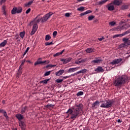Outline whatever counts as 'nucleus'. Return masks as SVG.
Returning a JSON list of instances; mask_svg holds the SVG:
<instances>
[{
  "mask_svg": "<svg viewBox=\"0 0 130 130\" xmlns=\"http://www.w3.org/2000/svg\"><path fill=\"white\" fill-rule=\"evenodd\" d=\"M129 80L128 77L125 75H118L114 80L113 84L116 88H120Z\"/></svg>",
  "mask_w": 130,
  "mask_h": 130,
  "instance_id": "obj_2",
  "label": "nucleus"
},
{
  "mask_svg": "<svg viewBox=\"0 0 130 130\" xmlns=\"http://www.w3.org/2000/svg\"><path fill=\"white\" fill-rule=\"evenodd\" d=\"M82 109L83 105L82 104L75 105L73 108V110L72 109H69L66 112V113L68 114L67 118H68L70 115H71L70 117L71 119H76V118L79 117Z\"/></svg>",
  "mask_w": 130,
  "mask_h": 130,
  "instance_id": "obj_1",
  "label": "nucleus"
},
{
  "mask_svg": "<svg viewBox=\"0 0 130 130\" xmlns=\"http://www.w3.org/2000/svg\"><path fill=\"white\" fill-rule=\"evenodd\" d=\"M34 2V1L31 0V1H29L28 3H25L24 4L25 7H29V6H31V5H32L33 4Z\"/></svg>",
  "mask_w": 130,
  "mask_h": 130,
  "instance_id": "obj_25",
  "label": "nucleus"
},
{
  "mask_svg": "<svg viewBox=\"0 0 130 130\" xmlns=\"http://www.w3.org/2000/svg\"><path fill=\"white\" fill-rule=\"evenodd\" d=\"M121 61H122V58L115 59L111 62V64H117L119 63V62H121Z\"/></svg>",
  "mask_w": 130,
  "mask_h": 130,
  "instance_id": "obj_11",
  "label": "nucleus"
},
{
  "mask_svg": "<svg viewBox=\"0 0 130 130\" xmlns=\"http://www.w3.org/2000/svg\"><path fill=\"white\" fill-rule=\"evenodd\" d=\"M16 118H17V119H18V120L19 121V126H20L22 130H25L26 129V124H25V122H23L22 120V119H23V118H24V117L23 116V115H22V114H17L16 115Z\"/></svg>",
  "mask_w": 130,
  "mask_h": 130,
  "instance_id": "obj_4",
  "label": "nucleus"
},
{
  "mask_svg": "<svg viewBox=\"0 0 130 130\" xmlns=\"http://www.w3.org/2000/svg\"><path fill=\"white\" fill-rule=\"evenodd\" d=\"M107 8H108V11H114V5L113 3L109 4Z\"/></svg>",
  "mask_w": 130,
  "mask_h": 130,
  "instance_id": "obj_13",
  "label": "nucleus"
},
{
  "mask_svg": "<svg viewBox=\"0 0 130 130\" xmlns=\"http://www.w3.org/2000/svg\"><path fill=\"white\" fill-rule=\"evenodd\" d=\"M41 59H42L41 58H39L37 61L35 63V66H37V64H42V63H46V64L49 63V60L41 61Z\"/></svg>",
  "mask_w": 130,
  "mask_h": 130,
  "instance_id": "obj_9",
  "label": "nucleus"
},
{
  "mask_svg": "<svg viewBox=\"0 0 130 130\" xmlns=\"http://www.w3.org/2000/svg\"><path fill=\"white\" fill-rule=\"evenodd\" d=\"M80 69H81V67H76V68H70L68 70L67 72L68 73H74L75 72H77V71H78V70H80Z\"/></svg>",
  "mask_w": 130,
  "mask_h": 130,
  "instance_id": "obj_10",
  "label": "nucleus"
},
{
  "mask_svg": "<svg viewBox=\"0 0 130 130\" xmlns=\"http://www.w3.org/2000/svg\"><path fill=\"white\" fill-rule=\"evenodd\" d=\"M86 15H87V14H91V13H92V11L90 10H87L85 12Z\"/></svg>",
  "mask_w": 130,
  "mask_h": 130,
  "instance_id": "obj_47",
  "label": "nucleus"
},
{
  "mask_svg": "<svg viewBox=\"0 0 130 130\" xmlns=\"http://www.w3.org/2000/svg\"><path fill=\"white\" fill-rule=\"evenodd\" d=\"M93 19H94V16H93V15L89 16L88 17V21H92V20Z\"/></svg>",
  "mask_w": 130,
  "mask_h": 130,
  "instance_id": "obj_36",
  "label": "nucleus"
},
{
  "mask_svg": "<svg viewBox=\"0 0 130 130\" xmlns=\"http://www.w3.org/2000/svg\"><path fill=\"white\" fill-rule=\"evenodd\" d=\"M65 16L66 17H70V14L69 13H66Z\"/></svg>",
  "mask_w": 130,
  "mask_h": 130,
  "instance_id": "obj_55",
  "label": "nucleus"
},
{
  "mask_svg": "<svg viewBox=\"0 0 130 130\" xmlns=\"http://www.w3.org/2000/svg\"><path fill=\"white\" fill-rule=\"evenodd\" d=\"M2 10H3V11H6V7L5 6H3L2 7Z\"/></svg>",
  "mask_w": 130,
  "mask_h": 130,
  "instance_id": "obj_52",
  "label": "nucleus"
},
{
  "mask_svg": "<svg viewBox=\"0 0 130 130\" xmlns=\"http://www.w3.org/2000/svg\"><path fill=\"white\" fill-rule=\"evenodd\" d=\"M128 17L130 18V13L128 15Z\"/></svg>",
  "mask_w": 130,
  "mask_h": 130,
  "instance_id": "obj_63",
  "label": "nucleus"
},
{
  "mask_svg": "<svg viewBox=\"0 0 130 130\" xmlns=\"http://www.w3.org/2000/svg\"><path fill=\"white\" fill-rule=\"evenodd\" d=\"M105 3H106V0H103L102 1H100L98 3V5L99 6H101L102 5H104V4H105Z\"/></svg>",
  "mask_w": 130,
  "mask_h": 130,
  "instance_id": "obj_28",
  "label": "nucleus"
},
{
  "mask_svg": "<svg viewBox=\"0 0 130 130\" xmlns=\"http://www.w3.org/2000/svg\"><path fill=\"white\" fill-rule=\"evenodd\" d=\"M62 81H63V79H57L55 80L56 83H61V82H62Z\"/></svg>",
  "mask_w": 130,
  "mask_h": 130,
  "instance_id": "obj_39",
  "label": "nucleus"
},
{
  "mask_svg": "<svg viewBox=\"0 0 130 130\" xmlns=\"http://www.w3.org/2000/svg\"><path fill=\"white\" fill-rule=\"evenodd\" d=\"M37 29H38V26L37 25V24H34L31 33H35V32L37 31Z\"/></svg>",
  "mask_w": 130,
  "mask_h": 130,
  "instance_id": "obj_18",
  "label": "nucleus"
},
{
  "mask_svg": "<svg viewBox=\"0 0 130 130\" xmlns=\"http://www.w3.org/2000/svg\"><path fill=\"white\" fill-rule=\"evenodd\" d=\"M22 11H23V9L21 7H14L11 11V14L12 15H15V14H20V13H22Z\"/></svg>",
  "mask_w": 130,
  "mask_h": 130,
  "instance_id": "obj_8",
  "label": "nucleus"
},
{
  "mask_svg": "<svg viewBox=\"0 0 130 130\" xmlns=\"http://www.w3.org/2000/svg\"><path fill=\"white\" fill-rule=\"evenodd\" d=\"M87 53H91V52H94V48H88L85 50Z\"/></svg>",
  "mask_w": 130,
  "mask_h": 130,
  "instance_id": "obj_22",
  "label": "nucleus"
},
{
  "mask_svg": "<svg viewBox=\"0 0 130 130\" xmlns=\"http://www.w3.org/2000/svg\"><path fill=\"white\" fill-rule=\"evenodd\" d=\"M35 21L36 23H39L41 22V18H39V16H37L35 18Z\"/></svg>",
  "mask_w": 130,
  "mask_h": 130,
  "instance_id": "obj_29",
  "label": "nucleus"
},
{
  "mask_svg": "<svg viewBox=\"0 0 130 130\" xmlns=\"http://www.w3.org/2000/svg\"><path fill=\"white\" fill-rule=\"evenodd\" d=\"M77 96H82L83 95H84V92L83 91H79L77 94H76Z\"/></svg>",
  "mask_w": 130,
  "mask_h": 130,
  "instance_id": "obj_34",
  "label": "nucleus"
},
{
  "mask_svg": "<svg viewBox=\"0 0 130 130\" xmlns=\"http://www.w3.org/2000/svg\"><path fill=\"white\" fill-rule=\"evenodd\" d=\"M3 115L5 117H6V119H9V116H8V115L7 114V112H5L3 114Z\"/></svg>",
  "mask_w": 130,
  "mask_h": 130,
  "instance_id": "obj_40",
  "label": "nucleus"
},
{
  "mask_svg": "<svg viewBox=\"0 0 130 130\" xmlns=\"http://www.w3.org/2000/svg\"><path fill=\"white\" fill-rule=\"evenodd\" d=\"M85 15H86V12H83V13H82L80 14V16H85Z\"/></svg>",
  "mask_w": 130,
  "mask_h": 130,
  "instance_id": "obj_51",
  "label": "nucleus"
},
{
  "mask_svg": "<svg viewBox=\"0 0 130 130\" xmlns=\"http://www.w3.org/2000/svg\"><path fill=\"white\" fill-rule=\"evenodd\" d=\"M72 60V58L69 57L67 58L66 59H61L60 61L63 62V63L66 64L68 63V62H70Z\"/></svg>",
  "mask_w": 130,
  "mask_h": 130,
  "instance_id": "obj_14",
  "label": "nucleus"
},
{
  "mask_svg": "<svg viewBox=\"0 0 130 130\" xmlns=\"http://www.w3.org/2000/svg\"><path fill=\"white\" fill-rule=\"evenodd\" d=\"M122 3V2L121 1V0H114L113 4H114L116 6H120Z\"/></svg>",
  "mask_w": 130,
  "mask_h": 130,
  "instance_id": "obj_17",
  "label": "nucleus"
},
{
  "mask_svg": "<svg viewBox=\"0 0 130 130\" xmlns=\"http://www.w3.org/2000/svg\"><path fill=\"white\" fill-rule=\"evenodd\" d=\"M6 44H7V40H4L2 43H0V47L6 46Z\"/></svg>",
  "mask_w": 130,
  "mask_h": 130,
  "instance_id": "obj_26",
  "label": "nucleus"
},
{
  "mask_svg": "<svg viewBox=\"0 0 130 130\" xmlns=\"http://www.w3.org/2000/svg\"><path fill=\"white\" fill-rule=\"evenodd\" d=\"M100 103L102 104L100 106L102 108H110V107H112L113 104H114V100L101 101Z\"/></svg>",
  "mask_w": 130,
  "mask_h": 130,
  "instance_id": "obj_3",
  "label": "nucleus"
},
{
  "mask_svg": "<svg viewBox=\"0 0 130 130\" xmlns=\"http://www.w3.org/2000/svg\"><path fill=\"white\" fill-rule=\"evenodd\" d=\"M53 15V13L52 12H49L47 13V14L45 15L42 18H41V22L44 23L45 22H46L47 20L50 18Z\"/></svg>",
  "mask_w": 130,
  "mask_h": 130,
  "instance_id": "obj_6",
  "label": "nucleus"
},
{
  "mask_svg": "<svg viewBox=\"0 0 130 130\" xmlns=\"http://www.w3.org/2000/svg\"><path fill=\"white\" fill-rule=\"evenodd\" d=\"M122 10H127L128 9V6L127 5H123L121 7Z\"/></svg>",
  "mask_w": 130,
  "mask_h": 130,
  "instance_id": "obj_33",
  "label": "nucleus"
},
{
  "mask_svg": "<svg viewBox=\"0 0 130 130\" xmlns=\"http://www.w3.org/2000/svg\"><path fill=\"white\" fill-rule=\"evenodd\" d=\"M54 67H56V65H52V68H53Z\"/></svg>",
  "mask_w": 130,
  "mask_h": 130,
  "instance_id": "obj_61",
  "label": "nucleus"
},
{
  "mask_svg": "<svg viewBox=\"0 0 130 130\" xmlns=\"http://www.w3.org/2000/svg\"><path fill=\"white\" fill-rule=\"evenodd\" d=\"M5 112H6V111H5L4 110H1V113H3V114H4V113H5Z\"/></svg>",
  "mask_w": 130,
  "mask_h": 130,
  "instance_id": "obj_56",
  "label": "nucleus"
},
{
  "mask_svg": "<svg viewBox=\"0 0 130 130\" xmlns=\"http://www.w3.org/2000/svg\"><path fill=\"white\" fill-rule=\"evenodd\" d=\"M46 68H52V64H48L46 66Z\"/></svg>",
  "mask_w": 130,
  "mask_h": 130,
  "instance_id": "obj_57",
  "label": "nucleus"
},
{
  "mask_svg": "<svg viewBox=\"0 0 130 130\" xmlns=\"http://www.w3.org/2000/svg\"><path fill=\"white\" fill-rule=\"evenodd\" d=\"M124 35H125V34H119V35H115L113 37V38H116L117 37H122L123 36H124Z\"/></svg>",
  "mask_w": 130,
  "mask_h": 130,
  "instance_id": "obj_24",
  "label": "nucleus"
},
{
  "mask_svg": "<svg viewBox=\"0 0 130 130\" xmlns=\"http://www.w3.org/2000/svg\"><path fill=\"white\" fill-rule=\"evenodd\" d=\"M61 55V54L60 53V52H59L56 53V54H54L53 55V57H55V56H58V55Z\"/></svg>",
  "mask_w": 130,
  "mask_h": 130,
  "instance_id": "obj_41",
  "label": "nucleus"
},
{
  "mask_svg": "<svg viewBox=\"0 0 130 130\" xmlns=\"http://www.w3.org/2000/svg\"><path fill=\"white\" fill-rule=\"evenodd\" d=\"M57 35V33H53V37H56Z\"/></svg>",
  "mask_w": 130,
  "mask_h": 130,
  "instance_id": "obj_58",
  "label": "nucleus"
},
{
  "mask_svg": "<svg viewBox=\"0 0 130 130\" xmlns=\"http://www.w3.org/2000/svg\"><path fill=\"white\" fill-rule=\"evenodd\" d=\"M77 11H80V12H83V11H85V7H80L77 9Z\"/></svg>",
  "mask_w": 130,
  "mask_h": 130,
  "instance_id": "obj_31",
  "label": "nucleus"
},
{
  "mask_svg": "<svg viewBox=\"0 0 130 130\" xmlns=\"http://www.w3.org/2000/svg\"><path fill=\"white\" fill-rule=\"evenodd\" d=\"M98 40H99L100 41H102V40H103V39H104V37H102V38H99L98 39Z\"/></svg>",
  "mask_w": 130,
  "mask_h": 130,
  "instance_id": "obj_49",
  "label": "nucleus"
},
{
  "mask_svg": "<svg viewBox=\"0 0 130 130\" xmlns=\"http://www.w3.org/2000/svg\"><path fill=\"white\" fill-rule=\"evenodd\" d=\"M29 49H30V48L27 47L26 49L25 50V52L23 53V56L26 55V54L29 51Z\"/></svg>",
  "mask_w": 130,
  "mask_h": 130,
  "instance_id": "obj_38",
  "label": "nucleus"
},
{
  "mask_svg": "<svg viewBox=\"0 0 130 130\" xmlns=\"http://www.w3.org/2000/svg\"><path fill=\"white\" fill-rule=\"evenodd\" d=\"M25 61H26V59H23L21 61V63L19 67L23 68V66H24V63H25Z\"/></svg>",
  "mask_w": 130,
  "mask_h": 130,
  "instance_id": "obj_35",
  "label": "nucleus"
},
{
  "mask_svg": "<svg viewBox=\"0 0 130 130\" xmlns=\"http://www.w3.org/2000/svg\"><path fill=\"white\" fill-rule=\"evenodd\" d=\"M63 73H64V70H60L59 71H57L55 73V75L56 77H59V76H61Z\"/></svg>",
  "mask_w": 130,
  "mask_h": 130,
  "instance_id": "obj_16",
  "label": "nucleus"
},
{
  "mask_svg": "<svg viewBox=\"0 0 130 130\" xmlns=\"http://www.w3.org/2000/svg\"><path fill=\"white\" fill-rule=\"evenodd\" d=\"M5 2H7V0H1L0 1V5L2 6Z\"/></svg>",
  "mask_w": 130,
  "mask_h": 130,
  "instance_id": "obj_44",
  "label": "nucleus"
},
{
  "mask_svg": "<svg viewBox=\"0 0 130 130\" xmlns=\"http://www.w3.org/2000/svg\"><path fill=\"white\" fill-rule=\"evenodd\" d=\"M103 60L101 59V58H96V59H94L92 61H91L92 63H100L101 62H102Z\"/></svg>",
  "mask_w": 130,
  "mask_h": 130,
  "instance_id": "obj_15",
  "label": "nucleus"
},
{
  "mask_svg": "<svg viewBox=\"0 0 130 130\" xmlns=\"http://www.w3.org/2000/svg\"><path fill=\"white\" fill-rule=\"evenodd\" d=\"M50 80V79H47L44 80H42L40 82L41 84H47L48 83V81Z\"/></svg>",
  "mask_w": 130,
  "mask_h": 130,
  "instance_id": "obj_27",
  "label": "nucleus"
},
{
  "mask_svg": "<svg viewBox=\"0 0 130 130\" xmlns=\"http://www.w3.org/2000/svg\"><path fill=\"white\" fill-rule=\"evenodd\" d=\"M18 38H19V34H16V35L15 36V39H18Z\"/></svg>",
  "mask_w": 130,
  "mask_h": 130,
  "instance_id": "obj_50",
  "label": "nucleus"
},
{
  "mask_svg": "<svg viewBox=\"0 0 130 130\" xmlns=\"http://www.w3.org/2000/svg\"><path fill=\"white\" fill-rule=\"evenodd\" d=\"M49 75H50V71H48L46 72L45 74H44V76L45 77L47 76H49Z\"/></svg>",
  "mask_w": 130,
  "mask_h": 130,
  "instance_id": "obj_43",
  "label": "nucleus"
},
{
  "mask_svg": "<svg viewBox=\"0 0 130 130\" xmlns=\"http://www.w3.org/2000/svg\"><path fill=\"white\" fill-rule=\"evenodd\" d=\"M3 12L4 15H5L6 16V15H7V13H6V10L3 11Z\"/></svg>",
  "mask_w": 130,
  "mask_h": 130,
  "instance_id": "obj_60",
  "label": "nucleus"
},
{
  "mask_svg": "<svg viewBox=\"0 0 130 130\" xmlns=\"http://www.w3.org/2000/svg\"><path fill=\"white\" fill-rule=\"evenodd\" d=\"M117 122H118L119 123H120L121 122H122V121L120 119H118L117 120Z\"/></svg>",
  "mask_w": 130,
  "mask_h": 130,
  "instance_id": "obj_53",
  "label": "nucleus"
},
{
  "mask_svg": "<svg viewBox=\"0 0 130 130\" xmlns=\"http://www.w3.org/2000/svg\"><path fill=\"white\" fill-rule=\"evenodd\" d=\"M52 44H53V43H52V42H46L45 43V45H46V46H47L48 45H52Z\"/></svg>",
  "mask_w": 130,
  "mask_h": 130,
  "instance_id": "obj_37",
  "label": "nucleus"
},
{
  "mask_svg": "<svg viewBox=\"0 0 130 130\" xmlns=\"http://www.w3.org/2000/svg\"><path fill=\"white\" fill-rule=\"evenodd\" d=\"M71 76H64V77H63V79H68V78H70Z\"/></svg>",
  "mask_w": 130,
  "mask_h": 130,
  "instance_id": "obj_54",
  "label": "nucleus"
},
{
  "mask_svg": "<svg viewBox=\"0 0 130 130\" xmlns=\"http://www.w3.org/2000/svg\"><path fill=\"white\" fill-rule=\"evenodd\" d=\"M23 67H19V70L17 72V76H16L17 79L19 78V76H21L22 75V70Z\"/></svg>",
  "mask_w": 130,
  "mask_h": 130,
  "instance_id": "obj_21",
  "label": "nucleus"
},
{
  "mask_svg": "<svg viewBox=\"0 0 130 130\" xmlns=\"http://www.w3.org/2000/svg\"><path fill=\"white\" fill-rule=\"evenodd\" d=\"M53 33H57V31H54L53 32Z\"/></svg>",
  "mask_w": 130,
  "mask_h": 130,
  "instance_id": "obj_62",
  "label": "nucleus"
},
{
  "mask_svg": "<svg viewBox=\"0 0 130 130\" xmlns=\"http://www.w3.org/2000/svg\"><path fill=\"white\" fill-rule=\"evenodd\" d=\"M87 60H88V59H87V58L79 59L78 60H77L75 61V63H76V64H80V63H82V62H85L87 61Z\"/></svg>",
  "mask_w": 130,
  "mask_h": 130,
  "instance_id": "obj_12",
  "label": "nucleus"
},
{
  "mask_svg": "<svg viewBox=\"0 0 130 130\" xmlns=\"http://www.w3.org/2000/svg\"><path fill=\"white\" fill-rule=\"evenodd\" d=\"M126 29H127V24H124L122 26H119L116 28L111 29L110 31L113 32V31H121V30H124Z\"/></svg>",
  "mask_w": 130,
  "mask_h": 130,
  "instance_id": "obj_5",
  "label": "nucleus"
},
{
  "mask_svg": "<svg viewBox=\"0 0 130 130\" xmlns=\"http://www.w3.org/2000/svg\"><path fill=\"white\" fill-rule=\"evenodd\" d=\"M95 72H98L99 73H103L104 72V70L101 67H98L95 70Z\"/></svg>",
  "mask_w": 130,
  "mask_h": 130,
  "instance_id": "obj_19",
  "label": "nucleus"
},
{
  "mask_svg": "<svg viewBox=\"0 0 130 130\" xmlns=\"http://www.w3.org/2000/svg\"><path fill=\"white\" fill-rule=\"evenodd\" d=\"M26 111H28V107L27 106H25L21 109V114H24V113H26Z\"/></svg>",
  "mask_w": 130,
  "mask_h": 130,
  "instance_id": "obj_20",
  "label": "nucleus"
},
{
  "mask_svg": "<svg viewBox=\"0 0 130 130\" xmlns=\"http://www.w3.org/2000/svg\"><path fill=\"white\" fill-rule=\"evenodd\" d=\"M116 23L114 21H112L109 23L110 26H114L115 25Z\"/></svg>",
  "mask_w": 130,
  "mask_h": 130,
  "instance_id": "obj_42",
  "label": "nucleus"
},
{
  "mask_svg": "<svg viewBox=\"0 0 130 130\" xmlns=\"http://www.w3.org/2000/svg\"><path fill=\"white\" fill-rule=\"evenodd\" d=\"M63 52H64V49H63V50H62L61 52H60L61 54H62V53H63Z\"/></svg>",
  "mask_w": 130,
  "mask_h": 130,
  "instance_id": "obj_59",
  "label": "nucleus"
},
{
  "mask_svg": "<svg viewBox=\"0 0 130 130\" xmlns=\"http://www.w3.org/2000/svg\"><path fill=\"white\" fill-rule=\"evenodd\" d=\"M87 73V69H82L81 70H80L79 71L77 72V73L79 74H85Z\"/></svg>",
  "mask_w": 130,
  "mask_h": 130,
  "instance_id": "obj_23",
  "label": "nucleus"
},
{
  "mask_svg": "<svg viewBox=\"0 0 130 130\" xmlns=\"http://www.w3.org/2000/svg\"><path fill=\"white\" fill-rule=\"evenodd\" d=\"M99 103H100L99 101H95L94 103L92 104V107H96V106H97V105H98Z\"/></svg>",
  "mask_w": 130,
  "mask_h": 130,
  "instance_id": "obj_30",
  "label": "nucleus"
},
{
  "mask_svg": "<svg viewBox=\"0 0 130 130\" xmlns=\"http://www.w3.org/2000/svg\"><path fill=\"white\" fill-rule=\"evenodd\" d=\"M30 11H31V9L28 8V9L26 11L25 13H26V14H29V13H30Z\"/></svg>",
  "mask_w": 130,
  "mask_h": 130,
  "instance_id": "obj_46",
  "label": "nucleus"
},
{
  "mask_svg": "<svg viewBox=\"0 0 130 130\" xmlns=\"http://www.w3.org/2000/svg\"><path fill=\"white\" fill-rule=\"evenodd\" d=\"M128 130H130V124L129 125Z\"/></svg>",
  "mask_w": 130,
  "mask_h": 130,
  "instance_id": "obj_64",
  "label": "nucleus"
},
{
  "mask_svg": "<svg viewBox=\"0 0 130 130\" xmlns=\"http://www.w3.org/2000/svg\"><path fill=\"white\" fill-rule=\"evenodd\" d=\"M77 75H79V74L78 73V72H76V73H74V74H71V75H70V76H71V77H72V76H77Z\"/></svg>",
  "mask_w": 130,
  "mask_h": 130,
  "instance_id": "obj_48",
  "label": "nucleus"
},
{
  "mask_svg": "<svg viewBox=\"0 0 130 130\" xmlns=\"http://www.w3.org/2000/svg\"><path fill=\"white\" fill-rule=\"evenodd\" d=\"M19 35H20L21 38H24V36H25V34L24 33H20Z\"/></svg>",
  "mask_w": 130,
  "mask_h": 130,
  "instance_id": "obj_45",
  "label": "nucleus"
},
{
  "mask_svg": "<svg viewBox=\"0 0 130 130\" xmlns=\"http://www.w3.org/2000/svg\"><path fill=\"white\" fill-rule=\"evenodd\" d=\"M122 41L124 43L119 45L120 48L125 47V46H127V45H130V40H128V39L124 38L122 39Z\"/></svg>",
  "mask_w": 130,
  "mask_h": 130,
  "instance_id": "obj_7",
  "label": "nucleus"
},
{
  "mask_svg": "<svg viewBox=\"0 0 130 130\" xmlns=\"http://www.w3.org/2000/svg\"><path fill=\"white\" fill-rule=\"evenodd\" d=\"M51 39V37H50V36H49V35H47L46 36V37H45L46 41H48V40H50V39Z\"/></svg>",
  "mask_w": 130,
  "mask_h": 130,
  "instance_id": "obj_32",
  "label": "nucleus"
}]
</instances>
